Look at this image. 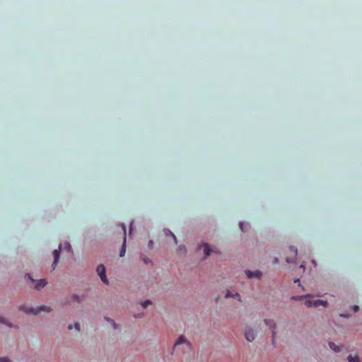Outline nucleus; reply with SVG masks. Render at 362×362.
Wrapping results in <instances>:
<instances>
[{"label":"nucleus","mask_w":362,"mask_h":362,"mask_svg":"<svg viewBox=\"0 0 362 362\" xmlns=\"http://www.w3.org/2000/svg\"><path fill=\"white\" fill-rule=\"evenodd\" d=\"M22 310L24 312H25L26 313L37 315V314H38L41 311L49 312L50 311V308L45 306V305L40 306V307H37V308L23 307Z\"/></svg>","instance_id":"1"},{"label":"nucleus","mask_w":362,"mask_h":362,"mask_svg":"<svg viewBox=\"0 0 362 362\" xmlns=\"http://www.w3.org/2000/svg\"><path fill=\"white\" fill-rule=\"evenodd\" d=\"M306 298L305 300V304L307 307H318L320 305H322L324 307H327V301H325V300H310L309 298V296H306Z\"/></svg>","instance_id":"2"},{"label":"nucleus","mask_w":362,"mask_h":362,"mask_svg":"<svg viewBox=\"0 0 362 362\" xmlns=\"http://www.w3.org/2000/svg\"><path fill=\"white\" fill-rule=\"evenodd\" d=\"M97 273L98 274V276H100L101 281L105 284H107V277H106V274H105V267L104 265L103 264H100L99 266H98L97 267Z\"/></svg>","instance_id":"3"},{"label":"nucleus","mask_w":362,"mask_h":362,"mask_svg":"<svg viewBox=\"0 0 362 362\" xmlns=\"http://www.w3.org/2000/svg\"><path fill=\"white\" fill-rule=\"evenodd\" d=\"M181 344H185L187 349H191V344L186 339L184 336H180L175 344L174 348H177Z\"/></svg>","instance_id":"4"},{"label":"nucleus","mask_w":362,"mask_h":362,"mask_svg":"<svg viewBox=\"0 0 362 362\" xmlns=\"http://www.w3.org/2000/svg\"><path fill=\"white\" fill-rule=\"evenodd\" d=\"M62 249V245H59L58 250H54L53 252V256H54V261L52 263V269H55V267L57 264H58L59 259V254Z\"/></svg>","instance_id":"5"},{"label":"nucleus","mask_w":362,"mask_h":362,"mask_svg":"<svg viewBox=\"0 0 362 362\" xmlns=\"http://www.w3.org/2000/svg\"><path fill=\"white\" fill-rule=\"evenodd\" d=\"M121 228L123 231V245L120 251L119 256L122 257L124 255L126 252V228L124 224H121Z\"/></svg>","instance_id":"6"},{"label":"nucleus","mask_w":362,"mask_h":362,"mask_svg":"<svg viewBox=\"0 0 362 362\" xmlns=\"http://www.w3.org/2000/svg\"><path fill=\"white\" fill-rule=\"evenodd\" d=\"M245 336L248 341H252L255 338L254 331L251 328L245 329Z\"/></svg>","instance_id":"7"},{"label":"nucleus","mask_w":362,"mask_h":362,"mask_svg":"<svg viewBox=\"0 0 362 362\" xmlns=\"http://www.w3.org/2000/svg\"><path fill=\"white\" fill-rule=\"evenodd\" d=\"M245 274L247 275V276L249 279H251L253 277L259 279L262 275V273L259 270H256L255 272L247 270V271H245Z\"/></svg>","instance_id":"8"},{"label":"nucleus","mask_w":362,"mask_h":362,"mask_svg":"<svg viewBox=\"0 0 362 362\" xmlns=\"http://www.w3.org/2000/svg\"><path fill=\"white\" fill-rule=\"evenodd\" d=\"M47 282L45 281V279H40L38 280L35 284V288L37 290H40L42 288L45 286L47 285Z\"/></svg>","instance_id":"9"},{"label":"nucleus","mask_w":362,"mask_h":362,"mask_svg":"<svg viewBox=\"0 0 362 362\" xmlns=\"http://www.w3.org/2000/svg\"><path fill=\"white\" fill-rule=\"evenodd\" d=\"M225 297L226 298H228L229 297L237 298L238 299V300L240 301V296L238 293H232L229 291H228L227 293H226Z\"/></svg>","instance_id":"10"},{"label":"nucleus","mask_w":362,"mask_h":362,"mask_svg":"<svg viewBox=\"0 0 362 362\" xmlns=\"http://www.w3.org/2000/svg\"><path fill=\"white\" fill-rule=\"evenodd\" d=\"M203 247H204V251L205 255L206 256L209 255L210 252L211 251V250L210 249L209 245L208 243H204L203 245Z\"/></svg>","instance_id":"11"},{"label":"nucleus","mask_w":362,"mask_h":362,"mask_svg":"<svg viewBox=\"0 0 362 362\" xmlns=\"http://www.w3.org/2000/svg\"><path fill=\"white\" fill-rule=\"evenodd\" d=\"M347 359L349 362H359V358L357 355L352 356L350 354L348 356Z\"/></svg>","instance_id":"12"},{"label":"nucleus","mask_w":362,"mask_h":362,"mask_svg":"<svg viewBox=\"0 0 362 362\" xmlns=\"http://www.w3.org/2000/svg\"><path fill=\"white\" fill-rule=\"evenodd\" d=\"M240 228L243 232H245L247 228L250 227V225L247 223L240 222Z\"/></svg>","instance_id":"13"},{"label":"nucleus","mask_w":362,"mask_h":362,"mask_svg":"<svg viewBox=\"0 0 362 362\" xmlns=\"http://www.w3.org/2000/svg\"><path fill=\"white\" fill-rule=\"evenodd\" d=\"M64 249L66 250L69 253H71V255H73V250L71 248V245H70L69 243H68V242L64 243Z\"/></svg>","instance_id":"14"},{"label":"nucleus","mask_w":362,"mask_h":362,"mask_svg":"<svg viewBox=\"0 0 362 362\" xmlns=\"http://www.w3.org/2000/svg\"><path fill=\"white\" fill-rule=\"evenodd\" d=\"M164 233H165V235L171 236L173 238L175 243H177V239H176L175 235L170 230L165 229Z\"/></svg>","instance_id":"15"},{"label":"nucleus","mask_w":362,"mask_h":362,"mask_svg":"<svg viewBox=\"0 0 362 362\" xmlns=\"http://www.w3.org/2000/svg\"><path fill=\"white\" fill-rule=\"evenodd\" d=\"M329 346L331 349H332L333 351H336V352H338L340 351V349L338 346H337L333 342H329Z\"/></svg>","instance_id":"16"},{"label":"nucleus","mask_w":362,"mask_h":362,"mask_svg":"<svg viewBox=\"0 0 362 362\" xmlns=\"http://www.w3.org/2000/svg\"><path fill=\"white\" fill-rule=\"evenodd\" d=\"M264 322L267 325H269L272 328H275L276 327L275 324L272 322V320H265Z\"/></svg>","instance_id":"17"},{"label":"nucleus","mask_w":362,"mask_h":362,"mask_svg":"<svg viewBox=\"0 0 362 362\" xmlns=\"http://www.w3.org/2000/svg\"><path fill=\"white\" fill-rule=\"evenodd\" d=\"M151 301L149 300H146L141 303V305L144 308H147L149 305H151Z\"/></svg>","instance_id":"18"},{"label":"nucleus","mask_w":362,"mask_h":362,"mask_svg":"<svg viewBox=\"0 0 362 362\" xmlns=\"http://www.w3.org/2000/svg\"><path fill=\"white\" fill-rule=\"evenodd\" d=\"M290 250L293 253V257H296L298 253L297 249L294 246H291Z\"/></svg>","instance_id":"19"},{"label":"nucleus","mask_w":362,"mask_h":362,"mask_svg":"<svg viewBox=\"0 0 362 362\" xmlns=\"http://www.w3.org/2000/svg\"><path fill=\"white\" fill-rule=\"evenodd\" d=\"M0 362H11V361L7 357H1Z\"/></svg>","instance_id":"20"},{"label":"nucleus","mask_w":362,"mask_h":362,"mask_svg":"<svg viewBox=\"0 0 362 362\" xmlns=\"http://www.w3.org/2000/svg\"><path fill=\"white\" fill-rule=\"evenodd\" d=\"M0 323L6 324V325H8V326H10V325H8L7 323V322L6 321V320L4 318H3L2 317H0Z\"/></svg>","instance_id":"21"},{"label":"nucleus","mask_w":362,"mask_h":362,"mask_svg":"<svg viewBox=\"0 0 362 362\" xmlns=\"http://www.w3.org/2000/svg\"><path fill=\"white\" fill-rule=\"evenodd\" d=\"M179 250L180 252H186L185 247V246H179Z\"/></svg>","instance_id":"22"},{"label":"nucleus","mask_w":362,"mask_h":362,"mask_svg":"<svg viewBox=\"0 0 362 362\" xmlns=\"http://www.w3.org/2000/svg\"><path fill=\"white\" fill-rule=\"evenodd\" d=\"M72 299H73L74 300H76V301H78V302H79V301H80V300H79V297H78V296H76V295H74V296H72Z\"/></svg>","instance_id":"23"},{"label":"nucleus","mask_w":362,"mask_h":362,"mask_svg":"<svg viewBox=\"0 0 362 362\" xmlns=\"http://www.w3.org/2000/svg\"><path fill=\"white\" fill-rule=\"evenodd\" d=\"M74 327H75V329H76L77 331H79V330H80V325H79V323H75Z\"/></svg>","instance_id":"24"},{"label":"nucleus","mask_w":362,"mask_h":362,"mask_svg":"<svg viewBox=\"0 0 362 362\" xmlns=\"http://www.w3.org/2000/svg\"><path fill=\"white\" fill-rule=\"evenodd\" d=\"M107 320H108L109 322H110L112 324V325H113L114 328H115V329H116L117 325H116L115 322L113 320H110V319H107Z\"/></svg>","instance_id":"25"},{"label":"nucleus","mask_w":362,"mask_h":362,"mask_svg":"<svg viewBox=\"0 0 362 362\" xmlns=\"http://www.w3.org/2000/svg\"><path fill=\"white\" fill-rule=\"evenodd\" d=\"M292 298L293 300H301L303 298V296H293Z\"/></svg>","instance_id":"26"},{"label":"nucleus","mask_w":362,"mask_h":362,"mask_svg":"<svg viewBox=\"0 0 362 362\" xmlns=\"http://www.w3.org/2000/svg\"><path fill=\"white\" fill-rule=\"evenodd\" d=\"M144 262H145V264H148V262H151L150 259L146 257V258H144Z\"/></svg>","instance_id":"27"},{"label":"nucleus","mask_w":362,"mask_h":362,"mask_svg":"<svg viewBox=\"0 0 362 362\" xmlns=\"http://www.w3.org/2000/svg\"><path fill=\"white\" fill-rule=\"evenodd\" d=\"M353 310H354V312H356L358 310V305H354V308H353Z\"/></svg>","instance_id":"28"},{"label":"nucleus","mask_w":362,"mask_h":362,"mask_svg":"<svg viewBox=\"0 0 362 362\" xmlns=\"http://www.w3.org/2000/svg\"><path fill=\"white\" fill-rule=\"evenodd\" d=\"M152 245H153V241H152V240H150V241L148 242V247H149L150 248H151V247H152Z\"/></svg>","instance_id":"29"},{"label":"nucleus","mask_w":362,"mask_h":362,"mask_svg":"<svg viewBox=\"0 0 362 362\" xmlns=\"http://www.w3.org/2000/svg\"><path fill=\"white\" fill-rule=\"evenodd\" d=\"M286 262H287L288 263H289V262H292V260H291V259H290V258H289V257H286Z\"/></svg>","instance_id":"30"},{"label":"nucleus","mask_w":362,"mask_h":362,"mask_svg":"<svg viewBox=\"0 0 362 362\" xmlns=\"http://www.w3.org/2000/svg\"><path fill=\"white\" fill-rule=\"evenodd\" d=\"M274 263H278V259L276 257L274 258Z\"/></svg>","instance_id":"31"},{"label":"nucleus","mask_w":362,"mask_h":362,"mask_svg":"<svg viewBox=\"0 0 362 362\" xmlns=\"http://www.w3.org/2000/svg\"><path fill=\"white\" fill-rule=\"evenodd\" d=\"M27 276H28V278L32 281H34V280L30 277V274H28Z\"/></svg>","instance_id":"32"},{"label":"nucleus","mask_w":362,"mask_h":362,"mask_svg":"<svg viewBox=\"0 0 362 362\" xmlns=\"http://www.w3.org/2000/svg\"><path fill=\"white\" fill-rule=\"evenodd\" d=\"M72 328H73V327H72V325H69L68 326V329H71Z\"/></svg>","instance_id":"33"},{"label":"nucleus","mask_w":362,"mask_h":362,"mask_svg":"<svg viewBox=\"0 0 362 362\" xmlns=\"http://www.w3.org/2000/svg\"><path fill=\"white\" fill-rule=\"evenodd\" d=\"M294 282H295V283H299V282H300V280H299L298 279H296V280L294 281Z\"/></svg>","instance_id":"34"},{"label":"nucleus","mask_w":362,"mask_h":362,"mask_svg":"<svg viewBox=\"0 0 362 362\" xmlns=\"http://www.w3.org/2000/svg\"><path fill=\"white\" fill-rule=\"evenodd\" d=\"M274 335H275V332L273 330L272 331V337L274 338Z\"/></svg>","instance_id":"35"},{"label":"nucleus","mask_w":362,"mask_h":362,"mask_svg":"<svg viewBox=\"0 0 362 362\" xmlns=\"http://www.w3.org/2000/svg\"><path fill=\"white\" fill-rule=\"evenodd\" d=\"M300 268H303V269H305V267H304V265H303V264H301V265L300 266Z\"/></svg>","instance_id":"36"}]
</instances>
